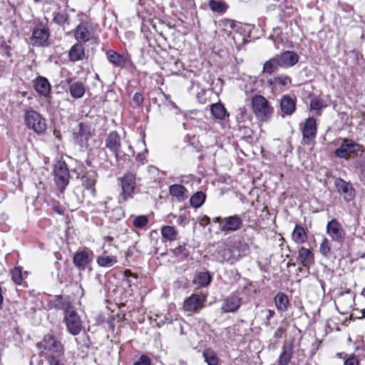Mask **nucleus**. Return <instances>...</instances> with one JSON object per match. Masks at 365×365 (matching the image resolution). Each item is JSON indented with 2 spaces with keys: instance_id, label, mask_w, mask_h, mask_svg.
Returning <instances> with one entry per match:
<instances>
[{
  "instance_id": "1",
  "label": "nucleus",
  "mask_w": 365,
  "mask_h": 365,
  "mask_svg": "<svg viewBox=\"0 0 365 365\" xmlns=\"http://www.w3.org/2000/svg\"><path fill=\"white\" fill-rule=\"evenodd\" d=\"M105 145L115 155L117 160L123 155L134 154V150L129 140L125 137L121 138L116 131H111L108 133L106 138Z\"/></svg>"
},
{
  "instance_id": "2",
  "label": "nucleus",
  "mask_w": 365,
  "mask_h": 365,
  "mask_svg": "<svg viewBox=\"0 0 365 365\" xmlns=\"http://www.w3.org/2000/svg\"><path fill=\"white\" fill-rule=\"evenodd\" d=\"M215 259L221 263L233 264L242 256L241 248L232 244L222 242L218 245L213 254Z\"/></svg>"
},
{
  "instance_id": "3",
  "label": "nucleus",
  "mask_w": 365,
  "mask_h": 365,
  "mask_svg": "<svg viewBox=\"0 0 365 365\" xmlns=\"http://www.w3.org/2000/svg\"><path fill=\"white\" fill-rule=\"evenodd\" d=\"M252 108L257 119L266 122L273 115L274 108L267 98L261 95H255L252 98Z\"/></svg>"
},
{
  "instance_id": "4",
  "label": "nucleus",
  "mask_w": 365,
  "mask_h": 365,
  "mask_svg": "<svg viewBox=\"0 0 365 365\" xmlns=\"http://www.w3.org/2000/svg\"><path fill=\"white\" fill-rule=\"evenodd\" d=\"M24 121L27 128L36 133H42L46 129V120L40 113L31 108L26 110Z\"/></svg>"
},
{
  "instance_id": "5",
  "label": "nucleus",
  "mask_w": 365,
  "mask_h": 365,
  "mask_svg": "<svg viewBox=\"0 0 365 365\" xmlns=\"http://www.w3.org/2000/svg\"><path fill=\"white\" fill-rule=\"evenodd\" d=\"M215 222L219 224V229L225 233L237 231L243 225V220L240 215H234L229 217H217L214 219Z\"/></svg>"
},
{
  "instance_id": "6",
  "label": "nucleus",
  "mask_w": 365,
  "mask_h": 365,
  "mask_svg": "<svg viewBox=\"0 0 365 365\" xmlns=\"http://www.w3.org/2000/svg\"><path fill=\"white\" fill-rule=\"evenodd\" d=\"M53 175L56 186L63 192L70 178L67 165L64 162L58 161L54 166Z\"/></svg>"
},
{
  "instance_id": "7",
  "label": "nucleus",
  "mask_w": 365,
  "mask_h": 365,
  "mask_svg": "<svg viewBox=\"0 0 365 365\" xmlns=\"http://www.w3.org/2000/svg\"><path fill=\"white\" fill-rule=\"evenodd\" d=\"M326 233L331 240L336 243L343 244L346 239V231L342 225L336 220L329 221L326 226Z\"/></svg>"
},
{
  "instance_id": "8",
  "label": "nucleus",
  "mask_w": 365,
  "mask_h": 365,
  "mask_svg": "<svg viewBox=\"0 0 365 365\" xmlns=\"http://www.w3.org/2000/svg\"><path fill=\"white\" fill-rule=\"evenodd\" d=\"M37 346L41 350V353L46 355V357L64 350L63 345L61 341L56 340L52 335L45 336Z\"/></svg>"
},
{
  "instance_id": "9",
  "label": "nucleus",
  "mask_w": 365,
  "mask_h": 365,
  "mask_svg": "<svg viewBox=\"0 0 365 365\" xmlns=\"http://www.w3.org/2000/svg\"><path fill=\"white\" fill-rule=\"evenodd\" d=\"M63 322L71 335L76 336L81 331L82 322L75 308L65 313Z\"/></svg>"
},
{
  "instance_id": "10",
  "label": "nucleus",
  "mask_w": 365,
  "mask_h": 365,
  "mask_svg": "<svg viewBox=\"0 0 365 365\" xmlns=\"http://www.w3.org/2000/svg\"><path fill=\"white\" fill-rule=\"evenodd\" d=\"M136 174L133 172L126 173L121 178V187L123 190L122 199L127 200L133 197V194L137 185Z\"/></svg>"
},
{
  "instance_id": "11",
  "label": "nucleus",
  "mask_w": 365,
  "mask_h": 365,
  "mask_svg": "<svg viewBox=\"0 0 365 365\" xmlns=\"http://www.w3.org/2000/svg\"><path fill=\"white\" fill-rule=\"evenodd\" d=\"M75 38L79 43H86L94 37V29L89 22L81 23L75 30Z\"/></svg>"
},
{
  "instance_id": "12",
  "label": "nucleus",
  "mask_w": 365,
  "mask_h": 365,
  "mask_svg": "<svg viewBox=\"0 0 365 365\" xmlns=\"http://www.w3.org/2000/svg\"><path fill=\"white\" fill-rule=\"evenodd\" d=\"M205 298L197 294H192L183 303V310L187 312H197L203 307Z\"/></svg>"
},
{
  "instance_id": "13",
  "label": "nucleus",
  "mask_w": 365,
  "mask_h": 365,
  "mask_svg": "<svg viewBox=\"0 0 365 365\" xmlns=\"http://www.w3.org/2000/svg\"><path fill=\"white\" fill-rule=\"evenodd\" d=\"M334 184L338 192L343 196L345 201L350 202L354 198L355 190L350 182L341 178H337Z\"/></svg>"
},
{
  "instance_id": "14",
  "label": "nucleus",
  "mask_w": 365,
  "mask_h": 365,
  "mask_svg": "<svg viewBox=\"0 0 365 365\" xmlns=\"http://www.w3.org/2000/svg\"><path fill=\"white\" fill-rule=\"evenodd\" d=\"M93 252L88 250L78 252L73 256V263L79 270H84L92 261Z\"/></svg>"
},
{
  "instance_id": "15",
  "label": "nucleus",
  "mask_w": 365,
  "mask_h": 365,
  "mask_svg": "<svg viewBox=\"0 0 365 365\" xmlns=\"http://www.w3.org/2000/svg\"><path fill=\"white\" fill-rule=\"evenodd\" d=\"M359 145L350 139H344L340 147L335 150V155L338 158H347L350 153L356 151Z\"/></svg>"
},
{
  "instance_id": "16",
  "label": "nucleus",
  "mask_w": 365,
  "mask_h": 365,
  "mask_svg": "<svg viewBox=\"0 0 365 365\" xmlns=\"http://www.w3.org/2000/svg\"><path fill=\"white\" fill-rule=\"evenodd\" d=\"M49 37L48 29L46 27H38L34 29L32 34V43L36 46L46 44Z\"/></svg>"
},
{
  "instance_id": "17",
  "label": "nucleus",
  "mask_w": 365,
  "mask_h": 365,
  "mask_svg": "<svg viewBox=\"0 0 365 365\" xmlns=\"http://www.w3.org/2000/svg\"><path fill=\"white\" fill-rule=\"evenodd\" d=\"M281 67H291L295 65L299 56L294 51H287L276 56Z\"/></svg>"
},
{
  "instance_id": "18",
  "label": "nucleus",
  "mask_w": 365,
  "mask_h": 365,
  "mask_svg": "<svg viewBox=\"0 0 365 365\" xmlns=\"http://www.w3.org/2000/svg\"><path fill=\"white\" fill-rule=\"evenodd\" d=\"M241 305V299L235 295H232L224 299L222 304V310L225 313L234 312Z\"/></svg>"
},
{
  "instance_id": "19",
  "label": "nucleus",
  "mask_w": 365,
  "mask_h": 365,
  "mask_svg": "<svg viewBox=\"0 0 365 365\" xmlns=\"http://www.w3.org/2000/svg\"><path fill=\"white\" fill-rule=\"evenodd\" d=\"M297 260L304 267L309 268L314 262V254L307 248L302 247L299 250Z\"/></svg>"
},
{
  "instance_id": "20",
  "label": "nucleus",
  "mask_w": 365,
  "mask_h": 365,
  "mask_svg": "<svg viewBox=\"0 0 365 365\" xmlns=\"http://www.w3.org/2000/svg\"><path fill=\"white\" fill-rule=\"evenodd\" d=\"M78 127V130L74 133V139L76 143L84 146L91 135V132L88 125L83 123H80Z\"/></svg>"
},
{
  "instance_id": "21",
  "label": "nucleus",
  "mask_w": 365,
  "mask_h": 365,
  "mask_svg": "<svg viewBox=\"0 0 365 365\" xmlns=\"http://www.w3.org/2000/svg\"><path fill=\"white\" fill-rule=\"evenodd\" d=\"M96 181V174L94 172L86 173L81 177L82 185L86 191L92 196L95 195V184Z\"/></svg>"
},
{
  "instance_id": "22",
  "label": "nucleus",
  "mask_w": 365,
  "mask_h": 365,
  "mask_svg": "<svg viewBox=\"0 0 365 365\" xmlns=\"http://www.w3.org/2000/svg\"><path fill=\"white\" fill-rule=\"evenodd\" d=\"M34 88L40 95L47 97L51 93V85L48 81L42 76H38L34 81Z\"/></svg>"
},
{
  "instance_id": "23",
  "label": "nucleus",
  "mask_w": 365,
  "mask_h": 365,
  "mask_svg": "<svg viewBox=\"0 0 365 365\" xmlns=\"http://www.w3.org/2000/svg\"><path fill=\"white\" fill-rule=\"evenodd\" d=\"M280 108L284 114H292L296 109L295 99L287 95L283 96L280 101Z\"/></svg>"
},
{
  "instance_id": "24",
  "label": "nucleus",
  "mask_w": 365,
  "mask_h": 365,
  "mask_svg": "<svg viewBox=\"0 0 365 365\" xmlns=\"http://www.w3.org/2000/svg\"><path fill=\"white\" fill-rule=\"evenodd\" d=\"M52 304L55 309L63 310L64 314L74 309L69 299L61 295L56 297L55 299L52 302Z\"/></svg>"
},
{
  "instance_id": "25",
  "label": "nucleus",
  "mask_w": 365,
  "mask_h": 365,
  "mask_svg": "<svg viewBox=\"0 0 365 365\" xmlns=\"http://www.w3.org/2000/svg\"><path fill=\"white\" fill-rule=\"evenodd\" d=\"M85 56V48L81 43H76L71 46L68 52L71 61L76 62L82 60Z\"/></svg>"
},
{
  "instance_id": "26",
  "label": "nucleus",
  "mask_w": 365,
  "mask_h": 365,
  "mask_svg": "<svg viewBox=\"0 0 365 365\" xmlns=\"http://www.w3.org/2000/svg\"><path fill=\"white\" fill-rule=\"evenodd\" d=\"M117 262V257L108 255L107 251H103L96 259L97 264L101 267H110Z\"/></svg>"
},
{
  "instance_id": "27",
  "label": "nucleus",
  "mask_w": 365,
  "mask_h": 365,
  "mask_svg": "<svg viewBox=\"0 0 365 365\" xmlns=\"http://www.w3.org/2000/svg\"><path fill=\"white\" fill-rule=\"evenodd\" d=\"M302 133L304 138L312 139L316 136L317 123L314 118H309L305 121Z\"/></svg>"
},
{
  "instance_id": "28",
  "label": "nucleus",
  "mask_w": 365,
  "mask_h": 365,
  "mask_svg": "<svg viewBox=\"0 0 365 365\" xmlns=\"http://www.w3.org/2000/svg\"><path fill=\"white\" fill-rule=\"evenodd\" d=\"M276 308L279 312H285L287 310L289 300L287 296L282 292H278L274 299Z\"/></svg>"
},
{
  "instance_id": "29",
  "label": "nucleus",
  "mask_w": 365,
  "mask_h": 365,
  "mask_svg": "<svg viewBox=\"0 0 365 365\" xmlns=\"http://www.w3.org/2000/svg\"><path fill=\"white\" fill-rule=\"evenodd\" d=\"M292 238L297 244H303L307 241V235L304 228L297 225L292 232Z\"/></svg>"
},
{
  "instance_id": "30",
  "label": "nucleus",
  "mask_w": 365,
  "mask_h": 365,
  "mask_svg": "<svg viewBox=\"0 0 365 365\" xmlns=\"http://www.w3.org/2000/svg\"><path fill=\"white\" fill-rule=\"evenodd\" d=\"M71 96L74 98H81L85 93V86L82 82L76 81L69 86Z\"/></svg>"
},
{
  "instance_id": "31",
  "label": "nucleus",
  "mask_w": 365,
  "mask_h": 365,
  "mask_svg": "<svg viewBox=\"0 0 365 365\" xmlns=\"http://www.w3.org/2000/svg\"><path fill=\"white\" fill-rule=\"evenodd\" d=\"M48 365H65L66 359L64 350L46 356Z\"/></svg>"
},
{
  "instance_id": "32",
  "label": "nucleus",
  "mask_w": 365,
  "mask_h": 365,
  "mask_svg": "<svg viewBox=\"0 0 365 365\" xmlns=\"http://www.w3.org/2000/svg\"><path fill=\"white\" fill-rule=\"evenodd\" d=\"M211 282V276L207 272H202L197 273L194 279L193 283L198 287H206Z\"/></svg>"
},
{
  "instance_id": "33",
  "label": "nucleus",
  "mask_w": 365,
  "mask_h": 365,
  "mask_svg": "<svg viewBox=\"0 0 365 365\" xmlns=\"http://www.w3.org/2000/svg\"><path fill=\"white\" fill-rule=\"evenodd\" d=\"M171 195L177 197L179 200H183L187 197V190L181 185L175 184L170 187Z\"/></svg>"
},
{
  "instance_id": "34",
  "label": "nucleus",
  "mask_w": 365,
  "mask_h": 365,
  "mask_svg": "<svg viewBox=\"0 0 365 365\" xmlns=\"http://www.w3.org/2000/svg\"><path fill=\"white\" fill-rule=\"evenodd\" d=\"M202 356L207 365H218L219 364L217 354L210 348L205 349L203 351Z\"/></svg>"
},
{
  "instance_id": "35",
  "label": "nucleus",
  "mask_w": 365,
  "mask_h": 365,
  "mask_svg": "<svg viewBox=\"0 0 365 365\" xmlns=\"http://www.w3.org/2000/svg\"><path fill=\"white\" fill-rule=\"evenodd\" d=\"M106 56L108 61L115 66H123L125 64V61L123 56L114 51H108L106 53Z\"/></svg>"
},
{
  "instance_id": "36",
  "label": "nucleus",
  "mask_w": 365,
  "mask_h": 365,
  "mask_svg": "<svg viewBox=\"0 0 365 365\" xmlns=\"http://www.w3.org/2000/svg\"><path fill=\"white\" fill-rule=\"evenodd\" d=\"M210 110L212 115L217 119L222 120L227 115L226 109L220 103L212 104Z\"/></svg>"
},
{
  "instance_id": "37",
  "label": "nucleus",
  "mask_w": 365,
  "mask_h": 365,
  "mask_svg": "<svg viewBox=\"0 0 365 365\" xmlns=\"http://www.w3.org/2000/svg\"><path fill=\"white\" fill-rule=\"evenodd\" d=\"M292 356V349L283 346L282 351L278 359V365H288Z\"/></svg>"
},
{
  "instance_id": "38",
  "label": "nucleus",
  "mask_w": 365,
  "mask_h": 365,
  "mask_svg": "<svg viewBox=\"0 0 365 365\" xmlns=\"http://www.w3.org/2000/svg\"><path fill=\"white\" fill-rule=\"evenodd\" d=\"M279 67H281L279 66V61L277 60V56H274V58L268 60L266 61L263 66V72L272 74L274 73Z\"/></svg>"
},
{
  "instance_id": "39",
  "label": "nucleus",
  "mask_w": 365,
  "mask_h": 365,
  "mask_svg": "<svg viewBox=\"0 0 365 365\" xmlns=\"http://www.w3.org/2000/svg\"><path fill=\"white\" fill-rule=\"evenodd\" d=\"M319 252L326 257L330 258L331 255V243L327 237H324L319 245Z\"/></svg>"
},
{
  "instance_id": "40",
  "label": "nucleus",
  "mask_w": 365,
  "mask_h": 365,
  "mask_svg": "<svg viewBox=\"0 0 365 365\" xmlns=\"http://www.w3.org/2000/svg\"><path fill=\"white\" fill-rule=\"evenodd\" d=\"M161 235L164 238L173 241L176 240L178 232L174 227L168 225L162 227Z\"/></svg>"
},
{
  "instance_id": "41",
  "label": "nucleus",
  "mask_w": 365,
  "mask_h": 365,
  "mask_svg": "<svg viewBox=\"0 0 365 365\" xmlns=\"http://www.w3.org/2000/svg\"><path fill=\"white\" fill-rule=\"evenodd\" d=\"M205 195L202 192H197L190 198V202L192 207L198 208L205 200Z\"/></svg>"
},
{
  "instance_id": "42",
  "label": "nucleus",
  "mask_w": 365,
  "mask_h": 365,
  "mask_svg": "<svg viewBox=\"0 0 365 365\" xmlns=\"http://www.w3.org/2000/svg\"><path fill=\"white\" fill-rule=\"evenodd\" d=\"M209 6L213 12L223 14L226 11L227 6L222 1L210 0Z\"/></svg>"
},
{
  "instance_id": "43",
  "label": "nucleus",
  "mask_w": 365,
  "mask_h": 365,
  "mask_svg": "<svg viewBox=\"0 0 365 365\" xmlns=\"http://www.w3.org/2000/svg\"><path fill=\"white\" fill-rule=\"evenodd\" d=\"M172 252L175 256L182 259L187 257L189 255L185 244L179 245L178 247L172 249Z\"/></svg>"
},
{
  "instance_id": "44",
  "label": "nucleus",
  "mask_w": 365,
  "mask_h": 365,
  "mask_svg": "<svg viewBox=\"0 0 365 365\" xmlns=\"http://www.w3.org/2000/svg\"><path fill=\"white\" fill-rule=\"evenodd\" d=\"M291 82V78L286 75H279L277 77H274V79L270 81L271 83L279 84L282 86H286L290 84Z\"/></svg>"
},
{
  "instance_id": "45",
  "label": "nucleus",
  "mask_w": 365,
  "mask_h": 365,
  "mask_svg": "<svg viewBox=\"0 0 365 365\" xmlns=\"http://www.w3.org/2000/svg\"><path fill=\"white\" fill-rule=\"evenodd\" d=\"M11 277L16 284H21L23 280L22 272L19 267H15L11 271Z\"/></svg>"
},
{
  "instance_id": "46",
  "label": "nucleus",
  "mask_w": 365,
  "mask_h": 365,
  "mask_svg": "<svg viewBox=\"0 0 365 365\" xmlns=\"http://www.w3.org/2000/svg\"><path fill=\"white\" fill-rule=\"evenodd\" d=\"M148 219L145 215H139L134 218L133 224L136 228H143L147 225Z\"/></svg>"
},
{
  "instance_id": "47",
  "label": "nucleus",
  "mask_w": 365,
  "mask_h": 365,
  "mask_svg": "<svg viewBox=\"0 0 365 365\" xmlns=\"http://www.w3.org/2000/svg\"><path fill=\"white\" fill-rule=\"evenodd\" d=\"M67 19L68 15L65 13H56L53 16V21L58 25H63Z\"/></svg>"
},
{
  "instance_id": "48",
  "label": "nucleus",
  "mask_w": 365,
  "mask_h": 365,
  "mask_svg": "<svg viewBox=\"0 0 365 365\" xmlns=\"http://www.w3.org/2000/svg\"><path fill=\"white\" fill-rule=\"evenodd\" d=\"M324 107L322 101L319 98H314L310 101V108L312 110H320Z\"/></svg>"
},
{
  "instance_id": "49",
  "label": "nucleus",
  "mask_w": 365,
  "mask_h": 365,
  "mask_svg": "<svg viewBox=\"0 0 365 365\" xmlns=\"http://www.w3.org/2000/svg\"><path fill=\"white\" fill-rule=\"evenodd\" d=\"M151 360L146 355H142L139 359L134 363V365H150Z\"/></svg>"
},
{
  "instance_id": "50",
  "label": "nucleus",
  "mask_w": 365,
  "mask_h": 365,
  "mask_svg": "<svg viewBox=\"0 0 365 365\" xmlns=\"http://www.w3.org/2000/svg\"><path fill=\"white\" fill-rule=\"evenodd\" d=\"M344 365H359V359L354 355H350L344 361Z\"/></svg>"
},
{
  "instance_id": "51",
  "label": "nucleus",
  "mask_w": 365,
  "mask_h": 365,
  "mask_svg": "<svg viewBox=\"0 0 365 365\" xmlns=\"http://www.w3.org/2000/svg\"><path fill=\"white\" fill-rule=\"evenodd\" d=\"M134 103L137 106H140L143 103V96L140 93H135L133 97Z\"/></svg>"
},
{
  "instance_id": "52",
  "label": "nucleus",
  "mask_w": 365,
  "mask_h": 365,
  "mask_svg": "<svg viewBox=\"0 0 365 365\" xmlns=\"http://www.w3.org/2000/svg\"><path fill=\"white\" fill-rule=\"evenodd\" d=\"M356 167L361 173L365 172V159H359L356 163Z\"/></svg>"
},
{
  "instance_id": "53",
  "label": "nucleus",
  "mask_w": 365,
  "mask_h": 365,
  "mask_svg": "<svg viewBox=\"0 0 365 365\" xmlns=\"http://www.w3.org/2000/svg\"><path fill=\"white\" fill-rule=\"evenodd\" d=\"M177 222L182 226H185L188 223V220L185 215H180L178 218Z\"/></svg>"
},
{
  "instance_id": "54",
  "label": "nucleus",
  "mask_w": 365,
  "mask_h": 365,
  "mask_svg": "<svg viewBox=\"0 0 365 365\" xmlns=\"http://www.w3.org/2000/svg\"><path fill=\"white\" fill-rule=\"evenodd\" d=\"M210 222V218L207 216L201 217L199 220V223L201 226L205 227Z\"/></svg>"
},
{
  "instance_id": "55",
  "label": "nucleus",
  "mask_w": 365,
  "mask_h": 365,
  "mask_svg": "<svg viewBox=\"0 0 365 365\" xmlns=\"http://www.w3.org/2000/svg\"><path fill=\"white\" fill-rule=\"evenodd\" d=\"M284 332V329L283 327H278L274 333V337L282 338Z\"/></svg>"
},
{
  "instance_id": "56",
  "label": "nucleus",
  "mask_w": 365,
  "mask_h": 365,
  "mask_svg": "<svg viewBox=\"0 0 365 365\" xmlns=\"http://www.w3.org/2000/svg\"><path fill=\"white\" fill-rule=\"evenodd\" d=\"M247 113V110L245 107L240 108L238 109V115H241V118H243Z\"/></svg>"
},
{
  "instance_id": "57",
  "label": "nucleus",
  "mask_w": 365,
  "mask_h": 365,
  "mask_svg": "<svg viewBox=\"0 0 365 365\" xmlns=\"http://www.w3.org/2000/svg\"><path fill=\"white\" fill-rule=\"evenodd\" d=\"M275 314V312L273 310H271V309H268L267 310V314L266 316V319L267 321H269L272 317H274V315Z\"/></svg>"
},
{
  "instance_id": "58",
  "label": "nucleus",
  "mask_w": 365,
  "mask_h": 365,
  "mask_svg": "<svg viewBox=\"0 0 365 365\" xmlns=\"http://www.w3.org/2000/svg\"><path fill=\"white\" fill-rule=\"evenodd\" d=\"M225 26H228L230 28H233L235 26V23L233 21L231 20H225Z\"/></svg>"
},
{
  "instance_id": "59",
  "label": "nucleus",
  "mask_w": 365,
  "mask_h": 365,
  "mask_svg": "<svg viewBox=\"0 0 365 365\" xmlns=\"http://www.w3.org/2000/svg\"><path fill=\"white\" fill-rule=\"evenodd\" d=\"M1 47L4 48V49L5 50V51L6 52V54L8 56H9V51H10V46H9L8 45H6L5 43H1Z\"/></svg>"
},
{
  "instance_id": "60",
  "label": "nucleus",
  "mask_w": 365,
  "mask_h": 365,
  "mask_svg": "<svg viewBox=\"0 0 365 365\" xmlns=\"http://www.w3.org/2000/svg\"><path fill=\"white\" fill-rule=\"evenodd\" d=\"M53 210L59 215H63V211L58 207H53Z\"/></svg>"
},
{
  "instance_id": "61",
  "label": "nucleus",
  "mask_w": 365,
  "mask_h": 365,
  "mask_svg": "<svg viewBox=\"0 0 365 365\" xmlns=\"http://www.w3.org/2000/svg\"><path fill=\"white\" fill-rule=\"evenodd\" d=\"M105 240L107 241L111 242L113 240V237L108 236V237H105Z\"/></svg>"
},
{
  "instance_id": "62",
  "label": "nucleus",
  "mask_w": 365,
  "mask_h": 365,
  "mask_svg": "<svg viewBox=\"0 0 365 365\" xmlns=\"http://www.w3.org/2000/svg\"><path fill=\"white\" fill-rule=\"evenodd\" d=\"M237 37H240V34H237V36H233V39L235 42V43H237L236 41H237Z\"/></svg>"
},
{
  "instance_id": "63",
  "label": "nucleus",
  "mask_w": 365,
  "mask_h": 365,
  "mask_svg": "<svg viewBox=\"0 0 365 365\" xmlns=\"http://www.w3.org/2000/svg\"><path fill=\"white\" fill-rule=\"evenodd\" d=\"M362 318H365V308L361 310Z\"/></svg>"
},
{
  "instance_id": "64",
  "label": "nucleus",
  "mask_w": 365,
  "mask_h": 365,
  "mask_svg": "<svg viewBox=\"0 0 365 365\" xmlns=\"http://www.w3.org/2000/svg\"><path fill=\"white\" fill-rule=\"evenodd\" d=\"M361 295L365 297V288L362 290Z\"/></svg>"
}]
</instances>
